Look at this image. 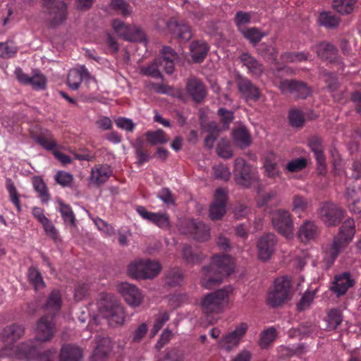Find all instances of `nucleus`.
<instances>
[{
  "mask_svg": "<svg viewBox=\"0 0 361 361\" xmlns=\"http://www.w3.org/2000/svg\"><path fill=\"white\" fill-rule=\"evenodd\" d=\"M112 26L115 32L126 41L142 42L145 39V33L138 26L126 25L119 19L114 20Z\"/></svg>",
  "mask_w": 361,
  "mask_h": 361,
  "instance_id": "obj_9",
  "label": "nucleus"
},
{
  "mask_svg": "<svg viewBox=\"0 0 361 361\" xmlns=\"http://www.w3.org/2000/svg\"><path fill=\"white\" fill-rule=\"evenodd\" d=\"M214 177L216 179L228 180L230 178L231 173L228 167L223 164L216 165L213 167Z\"/></svg>",
  "mask_w": 361,
  "mask_h": 361,
  "instance_id": "obj_57",
  "label": "nucleus"
},
{
  "mask_svg": "<svg viewBox=\"0 0 361 361\" xmlns=\"http://www.w3.org/2000/svg\"><path fill=\"white\" fill-rule=\"evenodd\" d=\"M245 38L248 39L254 45L257 44L262 39L265 34L257 27H250L241 30Z\"/></svg>",
  "mask_w": 361,
  "mask_h": 361,
  "instance_id": "obj_47",
  "label": "nucleus"
},
{
  "mask_svg": "<svg viewBox=\"0 0 361 361\" xmlns=\"http://www.w3.org/2000/svg\"><path fill=\"white\" fill-rule=\"evenodd\" d=\"M106 317L111 324H123L126 318L123 307L119 304H114L109 310Z\"/></svg>",
  "mask_w": 361,
  "mask_h": 361,
  "instance_id": "obj_37",
  "label": "nucleus"
},
{
  "mask_svg": "<svg viewBox=\"0 0 361 361\" xmlns=\"http://www.w3.org/2000/svg\"><path fill=\"white\" fill-rule=\"evenodd\" d=\"M73 176L67 172L60 171L55 175V180L63 187L69 186L73 181Z\"/></svg>",
  "mask_w": 361,
  "mask_h": 361,
  "instance_id": "obj_62",
  "label": "nucleus"
},
{
  "mask_svg": "<svg viewBox=\"0 0 361 361\" xmlns=\"http://www.w3.org/2000/svg\"><path fill=\"white\" fill-rule=\"evenodd\" d=\"M159 66H162V60L161 58L156 59L152 63L147 67H142L140 69L141 73L154 78H162V75L158 69Z\"/></svg>",
  "mask_w": 361,
  "mask_h": 361,
  "instance_id": "obj_45",
  "label": "nucleus"
},
{
  "mask_svg": "<svg viewBox=\"0 0 361 361\" xmlns=\"http://www.w3.org/2000/svg\"><path fill=\"white\" fill-rule=\"evenodd\" d=\"M233 140L236 145L241 149L246 148L251 143L250 135L245 127H240L234 130Z\"/></svg>",
  "mask_w": 361,
  "mask_h": 361,
  "instance_id": "obj_41",
  "label": "nucleus"
},
{
  "mask_svg": "<svg viewBox=\"0 0 361 361\" xmlns=\"http://www.w3.org/2000/svg\"><path fill=\"white\" fill-rule=\"evenodd\" d=\"M169 32L180 42H188L192 37L190 26L183 20L171 18L166 24Z\"/></svg>",
  "mask_w": 361,
  "mask_h": 361,
  "instance_id": "obj_12",
  "label": "nucleus"
},
{
  "mask_svg": "<svg viewBox=\"0 0 361 361\" xmlns=\"http://www.w3.org/2000/svg\"><path fill=\"white\" fill-rule=\"evenodd\" d=\"M183 351L178 348H173L167 352L161 360L183 361Z\"/></svg>",
  "mask_w": 361,
  "mask_h": 361,
  "instance_id": "obj_64",
  "label": "nucleus"
},
{
  "mask_svg": "<svg viewBox=\"0 0 361 361\" xmlns=\"http://www.w3.org/2000/svg\"><path fill=\"white\" fill-rule=\"evenodd\" d=\"M148 331V326L146 323L140 324L130 334L131 343H140Z\"/></svg>",
  "mask_w": 361,
  "mask_h": 361,
  "instance_id": "obj_54",
  "label": "nucleus"
},
{
  "mask_svg": "<svg viewBox=\"0 0 361 361\" xmlns=\"http://www.w3.org/2000/svg\"><path fill=\"white\" fill-rule=\"evenodd\" d=\"M343 317L339 310L333 309L328 313L327 322L329 327L336 329L342 322Z\"/></svg>",
  "mask_w": 361,
  "mask_h": 361,
  "instance_id": "obj_52",
  "label": "nucleus"
},
{
  "mask_svg": "<svg viewBox=\"0 0 361 361\" xmlns=\"http://www.w3.org/2000/svg\"><path fill=\"white\" fill-rule=\"evenodd\" d=\"M257 53L264 59L276 64L277 51L275 47L267 43L260 44L257 48Z\"/></svg>",
  "mask_w": 361,
  "mask_h": 361,
  "instance_id": "obj_39",
  "label": "nucleus"
},
{
  "mask_svg": "<svg viewBox=\"0 0 361 361\" xmlns=\"http://www.w3.org/2000/svg\"><path fill=\"white\" fill-rule=\"evenodd\" d=\"M345 197L350 211L355 214H360L361 200L355 189L353 188H348L345 192Z\"/></svg>",
  "mask_w": 361,
  "mask_h": 361,
  "instance_id": "obj_35",
  "label": "nucleus"
},
{
  "mask_svg": "<svg viewBox=\"0 0 361 361\" xmlns=\"http://www.w3.org/2000/svg\"><path fill=\"white\" fill-rule=\"evenodd\" d=\"M279 88L283 94H294L295 97L298 99H306L311 94L307 84L298 80H281L279 81Z\"/></svg>",
  "mask_w": 361,
  "mask_h": 361,
  "instance_id": "obj_10",
  "label": "nucleus"
},
{
  "mask_svg": "<svg viewBox=\"0 0 361 361\" xmlns=\"http://www.w3.org/2000/svg\"><path fill=\"white\" fill-rule=\"evenodd\" d=\"M111 170L108 166H101L92 169L90 180L97 186L107 181L111 175Z\"/></svg>",
  "mask_w": 361,
  "mask_h": 361,
  "instance_id": "obj_32",
  "label": "nucleus"
},
{
  "mask_svg": "<svg viewBox=\"0 0 361 361\" xmlns=\"http://www.w3.org/2000/svg\"><path fill=\"white\" fill-rule=\"evenodd\" d=\"M28 85L37 90H44L47 87V78L39 70H33Z\"/></svg>",
  "mask_w": 361,
  "mask_h": 361,
  "instance_id": "obj_46",
  "label": "nucleus"
},
{
  "mask_svg": "<svg viewBox=\"0 0 361 361\" xmlns=\"http://www.w3.org/2000/svg\"><path fill=\"white\" fill-rule=\"evenodd\" d=\"M53 315L45 314L37 322L35 338L41 343L51 340L56 331Z\"/></svg>",
  "mask_w": 361,
  "mask_h": 361,
  "instance_id": "obj_13",
  "label": "nucleus"
},
{
  "mask_svg": "<svg viewBox=\"0 0 361 361\" xmlns=\"http://www.w3.org/2000/svg\"><path fill=\"white\" fill-rule=\"evenodd\" d=\"M136 210L142 218L154 223L161 228H168L170 226L169 217L166 214L150 212L143 206H138Z\"/></svg>",
  "mask_w": 361,
  "mask_h": 361,
  "instance_id": "obj_23",
  "label": "nucleus"
},
{
  "mask_svg": "<svg viewBox=\"0 0 361 361\" xmlns=\"http://www.w3.org/2000/svg\"><path fill=\"white\" fill-rule=\"evenodd\" d=\"M82 350L73 344H65L61 347L59 361H82Z\"/></svg>",
  "mask_w": 361,
  "mask_h": 361,
  "instance_id": "obj_27",
  "label": "nucleus"
},
{
  "mask_svg": "<svg viewBox=\"0 0 361 361\" xmlns=\"http://www.w3.org/2000/svg\"><path fill=\"white\" fill-rule=\"evenodd\" d=\"M181 255L185 262L190 265L200 264L205 258L197 248L187 244L183 245Z\"/></svg>",
  "mask_w": 361,
  "mask_h": 361,
  "instance_id": "obj_28",
  "label": "nucleus"
},
{
  "mask_svg": "<svg viewBox=\"0 0 361 361\" xmlns=\"http://www.w3.org/2000/svg\"><path fill=\"white\" fill-rule=\"evenodd\" d=\"M236 184L248 188L257 180L252 166L241 157L235 159L233 170Z\"/></svg>",
  "mask_w": 361,
  "mask_h": 361,
  "instance_id": "obj_6",
  "label": "nucleus"
},
{
  "mask_svg": "<svg viewBox=\"0 0 361 361\" xmlns=\"http://www.w3.org/2000/svg\"><path fill=\"white\" fill-rule=\"evenodd\" d=\"M247 329L248 326L246 323H240L233 331L229 332L221 338L219 343L221 347L227 352L231 351L234 348L238 346Z\"/></svg>",
  "mask_w": 361,
  "mask_h": 361,
  "instance_id": "obj_14",
  "label": "nucleus"
},
{
  "mask_svg": "<svg viewBox=\"0 0 361 361\" xmlns=\"http://www.w3.org/2000/svg\"><path fill=\"white\" fill-rule=\"evenodd\" d=\"M158 197L167 205L175 204V196L168 188H163L158 194Z\"/></svg>",
  "mask_w": 361,
  "mask_h": 361,
  "instance_id": "obj_63",
  "label": "nucleus"
},
{
  "mask_svg": "<svg viewBox=\"0 0 361 361\" xmlns=\"http://www.w3.org/2000/svg\"><path fill=\"white\" fill-rule=\"evenodd\" d=\"M62 219L65 224L70 225L71 227H76V219L72 208L69 204H65L62 200L58 201Z\"/></svg>",
  "mask_w": 361,
  "mask_h": 361,
  "instance_id": "obj_38",
  "label": "nucleus"
},
{
  "mask_svg": "<svg viewBox=\"0 0 361 361\" xmlns=\"http://www.w3.org/2000/svg\"><path fill=\"white\" fill-rule=\"evenodd\" d=\"M110 6L113 10L120 11L124 16L131 13L129 4L124 0H111Z\"/></svg>",
  "mask_w": 361,
  "mask_h": 361,
  "instance_id": "obj_55",
  "label": "nucleus"
},
{
  "mask_svg": "<svg viewBox=\"0 0 361 361\" xmlns=\"http://www.w3.org/2000/svg\"><path fill=\"white\" fill-rule=\"evenodd\" d=\"M277 242V237L274 233H267L260 236L257 243L259 259L262 261L269 260L275 252Z\"/></svg>",
  "mask_w": 361,
  "mask_h": 361,
  "instance_id": "obj_11",
  "label": "nucleus"
},
{
  "mask_svg": "<svg viewBox=\"0 0 361 361\" xmlns=\"http://www.w3.org/2000/svg\"><path fill=\"white\" fill-rule=\"evenodd\" d=\"M186 88L190 96L197 103L201 102L206 97V87L203 82L196 77L188 78Z\"/></svg>",
  "mask_w": 361,
  "mask_h": 361,
  "instance_id": "obj_22",
  "label": "nucleus"
},
{
  "mask_svg": "<svg viewBox=\"0 0 361 361\" xmlns=\"http://www.w3.org/2000/svg\"><path fill=\"white\" fill-rule=\"evenodd\" d=\"M311 49L322 60L327 61L331 63L338 61V50L330 42H320L312 46Z\"/></svg>",
  "mask_w": 361,
  "mask_h": 361,
  "instance_id": "obj_17",
  "label": "nucleus"
},
{
  "mask_svg": "<svg viewBox=\"0 0 361 361\" xmlns=\"http://www.w3.org/2000/svg\"><path fill=\"white\" fill-rule=\"evenodd\" d=\"M40 343L41 342L35 338L34 339L21 343L18 345L17 351L25 357L30 358L37 353Z\"/></svg>",
  "mask_w": 361,
  "mask_h": 361,
  "instance_id": "obj_34",
  "label": "nucleus"
},
{
  "mask_svg": "<svg viewBox=\"0 0 361 361\" xmlns=\"http://www.w3.org/2000/svg\"><path fill=\"white\" fill-rule=\"evenodd\" d=\"M308 146L314 153L317 165L322 170L326 169V157L324 155V140L321 137L314 135L308 139Z\"/></svg>",
  "mask_w": 361,
  "mask_h": 361,
  "instance_id": "obj_21",
  "label": "nucleus"
},
{
  "mask_svg": "<svg viewBox=\"0 0 361 361\" xmlns=\"http://www.w3.org/2000/svg\"><path fill=\"white\" fill-rule=\"evenodd\" d=\"M276 338V329L273 327L264 331L260 337L259 345L262 348H266L274 341Z\"/></svg>",
  "mask_w": 361,
  "mask_h": 361,
  "instance_id": "obj_53",
  "label": "nucleus"
},
{
  "mask_svg": "<svg viewBox=\"0 0 361 361\" xmlns=\"http://www.w3.org/2000/svg\"><path fill=\"white\" fill-rule=\"evenodd\" d=\"M355 233V221L353 219H346L339 228L337 237L349 243Z\"/></svg>",
  "mask_w": 361,
  "mask_h": 361,
  "instance_id": "obj_36",
  "label": "nucleus"
},
{
  "mask_svg": "<svg viewBox=\"0 0 361 361\" xmlns=\"http://www.w3.org/2000/svg\"><path fill=\"white\" fill-rule=\"evenodd\" d=\"M354 281L350 279V274L348 272H345L335 276L331 290L339 297L344 295L348 289L354 285Z\"/></svg>",
  "mask_w": 361,
  "mask_h": 361,
  "instance_id": "obj_26",
  "label": "nucleus"
},
{
  "mask_svg": "<svg viewBox=\"0 0 361 361\" xmlns=\"http://www.w3.org/2000/svg\"><path fill=\"white\" fill-rule=\"evenodd\" d=\"M27 276L30 282L35 286V289L43 288L44 282L39 271L35 267H30Z\"/></svg>",
  "mask_w": 361,
  "mask_h": 361,
  "instance_id": "obj_50",
  "label": "nucleus"
},
{
  "mask_svg": "<svg viewBox=\"0 0 361 361\" xmlns=\"http://www.w3.org/2000/svg\"><path fill=\"white\" fill-rule=\"evenodd\" d=\"M32 184L41 200L43 202H47L50 199V195L43 179L40 177H34Z\"/></svg>",
  "mask_w": 361,
  "mask_h": 361,
  "instance_id": "obj_44",
  "label": "nucleus"
},
{
  "mask_svg": "<svg viewBox=\"0 0 361 361\" xmlns=\"http://www.w3.org/2000/svg\"><path fill=\"white\" fill-rule=\"evenodd\" d=\"M118 290L130 306L136 307L141 305L143 297L135 285L128 282L121 283L118 286Z\"/></svg>",
  "mask_w": 361,
  "mask_h": 361,
  "instance_id": "obj_16",
  "label": "nucleus"
},
{
  "mask_svg": "<svg viewBox=\"0 0 361 361\" xmlns=\"http://www.w3.org/2000/svg\"><path fill=\"white\" fill-rule=\"evenodd\" d=\"M42 6L49 16L47 23L50 27H56L66 20L67 5L63 1L42 0Z\"/></svg>",
  "mask_w": 361,
  "mask_h": 361,
  "instance_id": "obj_4",
  "label": "nucleus"
},
{
  "mask_svg": "<svg viewBox=\"0 0 361 361\" xmlns=\"http://www.w3.org/2000/svg\"><path fill=\"white\" fill-rule=\"evenodd\" d=\"M145 136L147 142L152 145L164 144L168 141L164 132L161 129L156 131H147Z\"/></svg>",
  "mask_w": 361,
  "mask_h": 361,
  "instance_id": "obj_48",
  "label": "nucleus"
},
{
  "mask_svg": "<svg viewBox=\"0 0 361 361\" xmlns=\"http://www.w3.org/2000/svg\"><path fill=\"white\" fill-rule=\"evenodd\" d=\"M24 334V326L16 323L6 326L0 334L1 338L4 342L11 343L21 338Z\"/></svg>",
  "mask_w": 361,
  "mask_h": 361,
  "instance_id": "obj_25",
  "label": "nucleus"
},
{
  "mask_svg": "<svg viewBox=\"0 0 361 361\" xmlns=\"http://www.w3.org/2000/svg\"><path fill=\"white\" fill-rule=\"evenodd\" d=\"M290 298V281L287 277L278 278L274 288L268 294L267 301L272 307H278Z\"/></svg>",
  "mask_w": 361,
  "mask_h": 361,
  "instance_id": "obj_5",
  "label": "nucleus"
},
{
  "mask_svg": "<svg viewBox=\"0 0 361 361\" xmlns=\"http://www.w3.org/2000/svg\"><path fill=\"white\" fill-rule=\"evenodd\" d=\"M231 291L232 288L230 286H226L207 294L201 302L203 313L209 315L221 312L224 305L227 304L228 295Z\"/></svg>",
  "mask_w": 361,
  "mask_h": 361,
  "instance_id": "obj_2",
  "label": "nucleus"
},
{
  "mask_svg": "<svg viewBox=\"0 0 361 361\" xmlns=\"http://www.w3.org/2000/svg\"><path fill=\"white\" fill-rule=\"evenodd\" d=\"M318 20L321 25L331 29L337 27L341 20L340 18L329 11L321 13Z\"/></svg>",
  "mask_w": 361,
  "mask_h": 361,
  "instance_id": "obj_42",
  "label": "nucleus"
},
{
  "mask_svg": "<svg viewBox=\"0 0 361 361\" xmlns=\"http://www.w3.org/2000/svg\"><path fill=\"white\" fill-rule=\"evenodd\" d=\"M308 201L302 196L295 195L293 197L292 209L294 212H303L308 207Z\"/></svg>",
  "mask_w": 361,
  "mask_h": 361,
  "instance_id": "obj_56",
  "label": "nucleus"
},
{
  "mask_svg": "<svg viewBox=\"0 0 361 361\" xmlns=\"http://www.w3.org/2000/svg\"><path fill=\"white\" fill-rule=\"evenodd\" d=\"M227 194L224 189L216 190L214 200L210 206L209 216L212 221L220 220L226 214Z\"/></svg>",
  "mask_w": 361,
  "mask_h": 361,
  "instance_id": "obj_15",
  "label": "nucleus"
},
{
  "mask_svg": "<svg viewBox=\"0 0 361 361\" xmlns=\"http://www.w3.org/2000/svg\"><path fill=\"white\" fill-rule=\"evenodd\" d=\"M188 233L197 241L206 242L210 238V228L204 223L193 220L187 223Z\"/></svg>",
  "mask_w": 361,
  "mask_h": 361,
  "instance_id": "obj_20",
  "label": "nucleus"
},
{
  "mask_svg": "<svg viewBox=\"0 0 361 361\" xmlns=\"http://www.w3.org/2000/svg\"><path fill=\"white\" fill-rule=\"evenodd\" d=\"M43 307L47 311V314L55 317L61 307V295L60 291L58 290H52Z\"/></svg>",
  "mask_w": 361,
  "mask_h": 361,
  "instance_id": "obj_30",
  "label": "nucleus"
},
{
  "mask_svg": "<svg viewBox=\"0 0 361 361\" xmlns=\"http://www.w3.org/2000/svg\"><path fill=\"white\" fill-rule=\"evenodd\" d=\"M322 76L324 78L325 82L328 85V87L331 91H335L338 87V83L336 76L329 71H324L322 72Z\"/></svg>",
  "mask_w": 361,
  "mask_h": 361,
  "instance_id": "obj_59",
  "label": "nucleus"
},
{
  "mask_svg": "<svg viewBox=\"0 0 361 361\" xmlns=\"http://www.w3.org/2000/svg\"><path fill=\"white\" fill-rule=\"evenodd\" d=\"M218 115L220 117L221 122L224 124V128L227 129L229 123H231L234 118L233 112L225 108H220L218 110Z\"/></svg>",
  "mask_w": 361,
  "mask_h": 361,
  "instance_id": "obj_60",
  "label": "nucleus"
},
{
  "mask_svg": "<svg viewBox=\"0 0 361 361\" xmlns=\"http://www.w3.org/2000/svg\"><path fill=\"white\" fill-rule=\"evenodd\" d=\"M233 269V259L230 255L214 256L210 264L202 268L201 285L207 289L214 288L221 284Z\"/></svg>",
  "mask_w": 361,
  "mask_h": 361,
  "instance_id": "obj_1",
  "label": "nucleus"
},
{
  "mask_svg": "<svg viewBox=\"0 0 361 361\" xmlns=\"http://www.w3.org/2000/svg\"><path fill=\"white\" fill-rule=\"evenodd\" d=\"M348 244L347 242L344 241L341 238L335 236L326 251L324 259L326 262L332 264Z\"/></svg>",
  "mask_w": 361,
  "mask_h": 361,
  "instance_id": "obj_29",
  "label": "nucleus"
},
{
  "mask_svg": "<svg viewBox=\"0 0 361 361\" xmlns=\"http://www.w3.org/2000/svg\"><path fill=\"white\" fill-rule=\"evenodd\" d=\"M345 213L341 206L332 202L323 203L318 212L319 219L327 227H335L340 224Z\"/></svg>",
  "mask_w": 361,
  "mask_h": 361,
  "instance_id": "obj_7",
  "label": "nucleus"
},
{
  "mask_svg": "<svg viewBox=\"0 0 361 361\" xmlns=\"http://www.w3.org/2000/svg\"><path fill=\"white\" fill-rule=\"evenodd\" d=\"M184 280L183 271L179 268H173L166 273L165 285L171 287L180 286Z\"/></svg>",
  "mask_w": 361,
  "mask_h": 361,
  "instance_id": "obj_40",
  "label": "nucleus"
},
{
  "mask_svg": "<svg viewBox=\"0 0 361 361\" xmlns=\"http://www.w3.org/2000/svg\"><path fill=\"white\" fill-rule=\"evenodd\" d=\"M239 60L252 75L259 78L262 75L264 70L263 64L249 53H242Z\"/></svg>",
  "mask_w": 361,
  "mask_h": 361,
  "instance_id": "obj_24",
  "label": "nucleus"
},
{
  "mask_svg": "<svg viewBox=\"0 0 361 361\" xmlns=\"http://www.w3.org/2000/svg\"><path fill=\"white\" fill-rule=\"evenodd\" d=\"M6 188L11 196V200L16 206L18 211L20 210V204L17 190L11 179L6 180Z\"/></svg>",
  "mask_w": 361,
  "mask_h": 361,
  "instance_id": "obj_58",
  "label": "nucleus"
},
{
  "mask_svg": "<svg viewBox=\"0 0 361 361\" xmlns=\"http://www.w3.org/2000/svg\"><path fill=\"white\" fill-rule=\"evenodd\" d=\"M357 0H334L333 8L342 15L351 13Z\"/></svg>",
  "mask_w": 361,
  "mask_h": 361,
  "instance_id": "obj_43",
  "label": "nucleus"
},
{
  "mask_svg": "<svg viewBox=\"0 0 361 361\" xmlns=\"http://www.w3.org/2000/svg\"><path fill=\"white\" fill-rule=\"evenodd\" d=\"M209 51L207 43L194 41L190 44L191 57L195 63H202L206 58Z\"/></svg>",
  "mask_w": 361,
  "mask_h": 361,
  "instance_id": "obj_33",
  "label": "nucleus"
},
{
  "mask_svg": "<svg viewBox=\"0 0 361 361\" xmlns=\"http://www.w3.org/2000/svg\"><path fill=\"white\" fill-rule=\"evenodd\" d=\"M288 119L290 125L293 128H300L304 126L305 116L300 110H290L288 114Z\"/></svg>",
  "mask_w": 361,
  "mask_h": 361,
  "instance_id": "obj_49",
  "label": "nucleus"
},
{
  "mask_svg": "<svg viewBox=\"0 0 361 361\" xmlns=\"http://www.w3.org/2000/svg\"><path fill=\"white\" fill-rule=\"evenodd\" d=\"M95 344L91 356L92 361H106L112 348L110 339L107 337H98Z\"/></svg>",
  "mask_w": 361,
  "mask_h": 361,
  "instance_id": "obj_19",
  "label": "nucleus"
},
{
  "mask_svg": "<svg viewBox=\"0 0 361 361\" xmlns=\"http://www.w3.org/2000/svg\"><path fill=\"white\" fill-rule=\"evenodd\" d=\"M271 224L274 228L284 236H289L293 233L294 225L292 215L289 211L279 209L271 214Z\"/></svg>",
  "mask_w": 361,
  "mask_h": 361,
  "instance_id": "obj_8",
  "label": "nucleus"
},
{
  "mask_svg": "<svg viewBox=\"0 0 361 361\" xmlns=\"http://www.w3.org/2000/svg\"><path fill=\"white\" fill-rule=\"evenodd\" d=\"M216 152L219 157L224 159H229L233 157V152L229 145L224 140L217 145Z\"/></svg>",
  "mask_w": 361,
  "mask_h": 361,
  "instance_id": "obj_61",
  "label": "nucleus"
},
{
  "mask_svg": "<svg viewBox=\"0 0 361 361\" xmlns=\"http://www.w3.org/2000/svg\"><path fill=\"white\" fill-rule=\"evenodd\" d=\"M266 175L269 178H275L279 175L277 162L273 157H267L264 164Z\"/></svg>",
  "mask_w": 361,
  "mask_h": 361,
  "instance_id": "obj_51",
  "label": "nucleus"
},
{
  "mask_svg": "<svg viewBox=\"0 0 361 361\" xmlns=\"http://www.w3.org/2000/svg\"><path fill=\"white\" fill-rule=\"evenodd\" d=\"M318 233V227L314 221H305L299 228L298 236L300 240L306 243L314 239Z\"/></svg>",
  "mask_w": 361,
  "mask_h": 361,
  "instance_id": "obj_31",
  "label": "nucleus"
},
{
  "mask_svg": "<svg viewBox=\"0 0 361 361\" xmlns=\"http://www.w3.org/2000/svg\"><path fill=\"white\" fill-rule=\"evenodd\" d=\"M236 83L239 92L246 99L257 101L260 98L259 87L249 79L240 76L237 78Z\"/></svg>",
  "mask_w": 361,
  "mask_h": 361,
  "instance_id": "obj_18",
  "label": "nucleus"
},
{
  "mask_svg": "<svg viewBox=\"0 0 361 361\" xmlns=\"http://www.w3.org/2000/svg\"><path fill=\"white\" fill-rule=\"evenodd\" d=\"M160 264L149 259H139L130 263L128 267V275L137 279H153L161 271Z\"/></svg>",
  "mask_w": 361,
  "mask_h": 361,
  "instance_id": "obj_3",
  "label": "nucleus"
}]
</instances>
